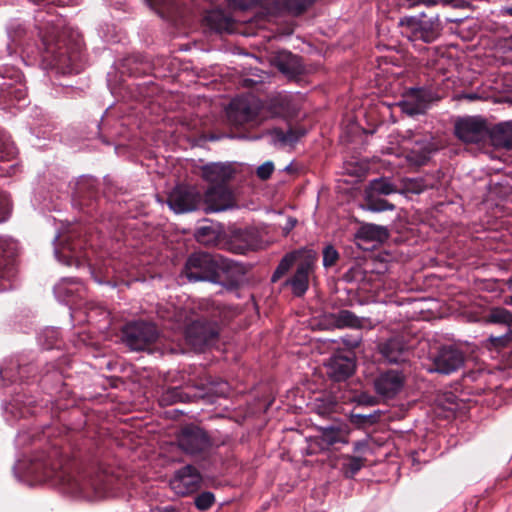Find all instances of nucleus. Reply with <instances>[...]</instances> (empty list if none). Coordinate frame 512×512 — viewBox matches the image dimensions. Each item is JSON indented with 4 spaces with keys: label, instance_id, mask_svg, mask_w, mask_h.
Masks as SVG:
<instances>
[{
    "label": "nucleus",
    "instance_id": "680f3d73",
    "mask_svg": "<svg viewBox=\"0 0 512 512\" xmlns=\"http://www.w3.org/2000/svg\"><path fill=\"white\" fill-rule=\"evenodd\" d=\"M84 181H85V180L83 179V180H81V181L78 183L79 190H81V189H82V187L84 186Z\"/></svg>",
    "mask_w": 512,
    "mask_h": 512
},
{
    "label": "nucleus",
    "instance_id": "6e6d98bb",
    "mask_svg": "<svg viewBox=\"0 0 512 512\" xmlns=\"http://www.w3.org/2000/svg\"><path fill=\"white\" fill-rule=\"evenodd\" d=\"M418 3H421L426 6H435L438 3H441V0H419Z\"/></svg>",
    "mask_w": 512,
    "mask_h": 512
},
{
    "label": "nucleus",
    "instance_id": "4468645a",
    "mask_svg": "<svg viewBox=\"0 0 512 512\" xmlns=\"http://www.w3.org/2000/svg\"><path fill=\"white\" fill-rule=\"evenodd\" d=\"M406 154L405 160H428V156L439 149V145L429 134L413 135L409 139H405L402 144Z\"/></svg>",
    "mask_w": 512,
    "mask_h": 512
},
{
    "label": "nucleus",
    "instance_id": "09e8293b",
    "mask_svg": "<svg viewBox=\"0 0 512 512\" xmlns=\"http://www.w3.org/2000/svg\"><path fill=\"white\" fill-rule=\"evenodd\" d=\"M231 5L240 10H247L257 5L258 0H229Z\"/></svg>",
    "mask_w": 512,
    "mask_h": 512
},
{
    "label": "nucleus",
    "instance_id": "412c9836",
    "mask_svg": "<svg viewBox=\"0 0 512 512\" xmlns=\"http://www.w3.org/2000/svg\"><path fill=\"white\" fill-rule=\"evenodd\" d=\"M486 321L491 324L503 325L506 327V333L501 336H491L489 340L493 345L504 346L509 341V334L512 332V313L503 307H493L486 315Z\"/></svg>",
    "mask_w": 512,
    "mask_h": 512
},
{
    "label": "nucleus",
    "instance_id": "7ed1b4c3",
    "mask_svg": "<svg viewBox=\"0 0 512 512\" xmlns=\"http://www.w3.org/2000/svg\"><path fill=\"white\" fill-rule=\"evenodd\" d=\"M241 272L242 267L237 262L207 252L192 253L183 269L189 282L221 283L224 278Z\"/></svg>",
    "mask_w": 512,
    "mask_h": 512
},
{
    "label": "nucleus",
    "instance_id": "6e6552de",
    "mask_svg": "<svg viewBox=\"0 0 512 512\" xmlns=\"http://www.w3.org/2000/svg\"><path fill=\"white\" fill-rule=\"evenodd\" d=\"M178 447L186 454L198 456L207 453L211 448V440L201 428L188 425L183 427L177 437Z\"/></svg>",
    "mask_w": 512,
    "mask_h": 512
},
{
    "label": "nucleus",
    "instance_id": "423d86ee",
    "mask_svg": "<svg viewBox=\"0 0 512 512\" xmlns=\"http://www.w3.org/2000/svg\"><path fill=\"white\" fill-rule=\"evenodd\" d=\"M263 106L254 96L234 98L227 110V120L235 128H254L259 126L264 117Z\"/></svg>",
    "mask_w": 512,
    "mask_h": 512
},
{
    "label": "nucleus",
    "instance_id": "20e7f679",
    "mask_svg": "<svg viewBox=\"0 0 512 512\" xmlns=\"http://www.w3.org/2000/svg\"><path fill=\"white\" fill-rule=\"evenodd\" d=\"M172 311L161 313V317L173 323V329H183L186 341L195 349L201 350L218 336L215 321L195 317L190 303L183 307H172Z\"/></svg>",
    "mask_w": 512,
    "mask_h": 512
},
{
    "label": "nucleus",
    "instance_id": "49530a36",
    "mask_svg": "<svg viewBox=\"0 0 512 512\" xmlns=\"http://www.w3.org/2000/svg\"><path fill=\"white\" fill-rule=\"evenodd\" d=\"M247 138V136L245 134H226V133H215V132H210V133H206L203 135V138L205 140H209V141H217V140H220L222 138Z\"/></svg>",
    "mask_w": 512,
    "mask_h": 512
},
{
    "label": "nucleus",
    "instance_id": "f704fd0d",
    "mask_svg": "<svg viewBox=\"0 0 512 512\" xmlns=\"http://www.w3.org/2000/svg\"><path fill=\"white\" fill-rule=\"evenodd\" d=\"M190 397L180 387L168 388L161 396L160 402L164 405L173 404L176 402H188Z\"/></svg>",
    "mask_w": 512,
    "mask_h": 512
},
{
    "label": "nucleus",
    "instance_id": "aec40b11",
    "mask_svg": "<svg viewBox=\"0 0 512 512\" xmlns=\"http://www.w3.org/2000/svg\"><path fill=\"white\" fill-rule=\"evenodd\" d=\"M86 293V288L81 281L76 278H62L54 286V294L58 301L64 303H76V299H82Z\"/></svg>",
    "mask_w": 512,
    "mask_h": 512
},
{
    "label": "nucleus",
    "instance_id": "de8ad7c7",
    "mask_svg": "<svg viewBox=\"0 0 512 512\" xmlns=\"http://www.w3.org/2000/svg\"><path fill=\"white\" fill-rule=\"evenodd\" d=\"M274 171L273 162H263L261 166L257 168V175L260 179H268Z\"/></svg>",
    "mask_w": 512,
    "mask_h": 512
},
{
    "label": "nucleus",
    "instance_id": "052dcab7",
    "mask_svg": "<svg viewBox=\"0 0 512 512\" xmlns=\"http://www.w3.org/2000/svg\"><path fill=\"white\" fill-rule=\"evenodd\" d=\"M508 288L512 291V277L508 280Z\"/></svg>",
    "mask_w": 512,
    "mask_h": 512
},
{
    "label": "nucleus",
    "instance_id": "c9c22d12",
    "mask_svg": "<svg viewBox=\"0 0 512 512\" xmlns=\"http://www.w3.org/2000/svg\"><path fill=\"white\" fill-rule=\"evenodd\" d=\"M430 187H433V185L427 183L422 178H406L403 180V189H401V193L408 192L420 194Z\"/></svg>",
    "mask_w": 512,
    "mask_h": 512
},
{
    "label": "nucleus",
    "instance_id": "f3484780",
    "mask_svg": "<svg viewBox=\"0 0 512 512\" xmlns=\"http://www.w3.org/2000/svg\"><path fill=\"white\" fill-rule=\"evenodd\" d=\"M405 377L402 372L398 370H388L381 373L375 380L376 392L385 397H395L403 388Z\"/></svg>",
    "mask_w": 512,
    "mask_h": 512
},
{
    "label": "nucleus",
    "instance_id": "a18cd8bd",
    "mask_svg": "<svg viewBox=\"0 0 512 512\" xmlns=\"http://www.w3.org/2000/svg\"><path fill=\"white\" fill-rule=\"evenodd\" d=\"M42 337L49 339V341L43 345L46 349H51L59 337V331L55 328H47L41 334L40 341H42Z\"/></svg>",
    "mask_w": 512,
    "mask_h": 512
},
{
    "label": "nucleus",
    "instance_id": "8fccbe9b",
    "mask_svg": "<svg viewBox=\"0 0 512 512\" xmlns=\"http://www.w3.org/2000/svg\"><path fill=\"white\" fill-rule=\"evenodd\" d=\"M353 418L357 419L358 424H373L377 421L378 415L375 414H354Z\"/></svg>",
    "mask_w": 512,
    "mask_h": 512
},
{
    "label": "nucleus",
    "instance_id": "9b49d317",
    "mask_svg": "<svg viewBox=\"0 0 512 512\" xmlns=\"http://www.w3.org/2000/svg\"><path fill=\"white\" fill-rule=\"evenodd\" d=\"M455 135L466 143L479 145L489 133L487 122L480 116H466L456 120Z\"/></svg>",
    "mask_w": 512,
    "mask_h": 512
},
{
    "label": "nucleus",
    "instance_id": "f257e3e1",
    "mask_svg": "<svg viewBox=\"0 0 512 512\" xmlns=\"http://www.w3.org/2000/svg\"><path fill=\"white\" fill-rule=\"evenodd\" d=\"M15 468L35 483H50L63 492L97 500L110 495L111 478L104 473L94 477L75 470L73 464L60 456L58 450L48 455H35L29 460L18 461Z\"/></svg>",
    "mask_w": 512,
    "mask_h": 512
},
{
    "label": "nucleus",
    "instance_id": "5fc2aeb1",
    "mask_svg": "<svg viewBox=\"0 0 512 512\" xmlns=\"http://www.w3.org/2000/svg\"><path fill=\"white\" fill-rule=\"evenodd\" d=\"M10 94H15V97L18 99V100H23L25 98V91L21 88L19 89H15L13 91H10L9 92Z\"/></svg>",
    "mask_w": 512,
    "mask_h": 512
},
{
    "label": "nucleus",
    "instance_id": "69168bd1",
    "mask_svg": "<svg viewBox=\"0 0 512 512\" xmlns=\"http://www.w3.org/2000/svg\"><path fill=\"white\" fill-rule=\"evenodd\" d=\"M503 188L505 190L504 191L505 194H508L510 192V188L508 186H503Z\"/></svg>",
    "mask_w": 512,
    "mask_h": 512
},
{
    "label": "nucleus",
    "instance_id": "ea45409f",
    "mask_svg": "<svg viewBox=\"0 0 512 512\" xmlns=\"http://www.w3.org/2000/svg\"><path fill=\"white\" fill-rule=\"evenodd\" d=\"M26 367L17 366V374L14 373L13 367H5L0 370V375L3 380H9L10 382H15L18 379H23V373L26 372Z\"/></svg>",
    "mask_w": 512,
    "mask_h": 512
},
{
    "label": "nucleus",
    "instance_id": "f03ea898",
    "mask_svg": "<svg viewBox=\"0 0 512 512\" xmlns=\"http://www.w3.org/2000/svg\"><path fill=\"white\" fill-rule=\"evenodd\" d=\"M46 24H52V27H39L43 44V63L61 74L79 73L84 65L79 36L67 30L60 32L59 21L54 24V20H47Z\"/></svg>",
    "mask_w": 512,
    "mask_h": 512
},
{
    "label": "nucleus",
    "instance_id": "bf43d9fd",
    "mask_svg": "<svg viewBox=\"0 0 512 512\" xmlns=\"http://www.w3.org/2000/svg\"><path fill=\"white\" fill-rule=\"evenodd\" d=\"M466 98L469 100H474L477 98V96L475 94H469V95H466Z\"/></svg>",
    "mask_w": 512,
    "mask_h": 512
},
{
    "label": "nucleus",
    "instance_id": "ddd939ff",
    "mask_svg": "<svg viewBox=\"0 0 512 512\" xmlns=\"http://www.w3.org/2000/svg\"><path fill=\"white\" fill-rule=\"evenodd\" d=\"M201 193L193 186L178 185L169 194L167 203L176 213H186L198 208Z\"/></svg>",
    "mask_w": 512,
    "mask_h": 512
},
{
    "label": "nucleus",
    "instance_id": "13d9d810",
    "mask_svg": "<svg viewBox=\"0 0 512 512\" xmlns=\"http://www.w3.org/2000/svg\"><path fill=\"white\" fill-rule=\"evenodd\" d=\"M9 157H13V155L10 152H7L5 156L0 157V160H9Z\"/></svg>",
    "mask_w": 512,
    "mask_h": 512
},
{
    "label": "nucleus",
    "instance_id": "e433bc0d",
    "mask_svg": "<svg viewBox=\"0 0 512 512\" xmlns=\"http://www.w3.org/2000/svg\"><path fill=\"white\" fill-rule=\"evenodd\" d=\"M364 466V459L357 456H347L343 463V472L346 477H354Z\"/></svg>",
    "mask_w": 512,
    "mask_h": 512
},
{
    "label": "nucleus",
    "instance_id": "2f4dec72",
    "mask_svg": "<svg viewBox=\"0 0 512 512\" xmlns=\"http://www.w3.org/2000/svg\"><path fill=\"white\" fill-rule=\"evenodd\" d=\"M366 191L376 195L401 193V189H399L393 182H391L389 178L385 177L371 180Z\"/></svg>",
    "mask_w": 512,
    "mask_h": 512
},
{
    "label": "nucleus",
    "instance_id": "c03bdc74",
    "mask_svg": "<svg viewBox=\"0 0 512 512\" xmlns=\"http://www.w3.org/2000/svg\"><path fill=\"white\" fill-rule=\"evenodd\" d=\"M343 345L348 349L347 352H352L353 349L357 348L362 342V334L355 333L341 337Z\"/></svg>",
    "mask_w": 512,
    "mask_h": 512
},
{
    "label": "nucleus",
    "instance_id": "3c124183",
    "mask_svg": "<svg viewBox=\"0 0 512 512\" xmlns=\"http://www.w3.org/2000/svg\"><path fill=\"white\" fill-rule=\"evenodd\" d=\"M473 0H441L443 5H449L454 8H464L471 4Z\"/></svg>",
    "mask_w": 512,
    "mask_h": 512
},
{
    "label": "nucleus",
    "instance_id": "473e14b6",
    "mask_svg": "<svg viewBox=\"0 0 512 512\" xmlns=\"http://www.w3.org/2000/svg\"><path fill=\"white\" fill-rule=\"evenodd\" d=\"M376 194L366 191V209L371 212H383L395 210V205L389 201L376 197Z\"/></svg>",
    "mask_w": 512,
    "mask_h": 512
},
{
    "label": "nucleus",
    "instance_id": "338daca9",
    "mask_svg": "<svg viewBox=\"0 0 512 512\" xmlns=\"http://www.w3.org/2000/svg\"><path fill=\"white\" fill-rule=\"evenodd\" d=\"M493 160H501V158L499 156H495L493 157Z\"/></svg>",
    "mask_w": 512,
    "mask_h": 512
},
{
    "label": "nucleus",
    "instance_id": "c756f323",
    "mask_svg": "<svg viewBox=\"0 0 512 512\" xmlns=\"http://www.w3.org/2000/svg\"><path fill=\"white\" fill-rule=\"evenodd\" d=\"M335 325L338 328L362 329L370 321L366 318H360L349 310H340L334 315Z\"/></svg>",
    "mask_w": 512,
    "mask_h": 512
},
{
    "label": "nucleus",
    "instance_id": "5701e85b",
    "mask_svg": "<svg viewBox=\"0 0 512 512\" xmlns=\"http://www.w3.org/2000/svg\"><path fill=\"white\" fill-rule=\"evenodd\" d=\"M488 134L495 149L512 150V120L495 124Z\"/></svg>",
    "mask_w": 512,
    "mask_h": 512
},
{
    "label": "nucleus",
    "instance_id": "4be33fe9",
    "mask_svg": "<svg viewBox=\"0 0 512 512\" xmlns=\"http://www.w3.org/2000/svg\"><path fill=\"white\" fill-rule=\"evenodd\" d=\"M379 353L390 364L406 361L408 348L401 337H391L378 345Z\"/></svg>",
    "mask_w": 512,
    "mask_h": 512
},
{
    "label": "nucleus",
    "instance_id": "f8f14e48",
    "mask_svg": "<svg viewBox=\"0 0 512 512\" xmlns=\"http://www.w3.org/2000/svg\"><path fill=\"white\" fill-rule=\"evenodd\" d=\"M437 100L434 93L423 88H411L405 95L403 100L397 103L400 110L408 116H416L424 114L431 103Z\"/></svg>",
    "mask_w": 512,
    "mask_h": 512
},
{
    "label": "nucleus",
    "instance_id": "c85d7f7f",
    "mask_svg": "<svg viewBox=\"0 0 512 512\" xmlns=\"http://www.w3.org/2000/svg\"><path fill=\"white\" fill-rule=\"evenodd\" d=\"M311 0H272L275 14L287 13L290 15H300L310 5Z\"/></svg>",
    "mask_w": 512,
    "mask_h": 512
},
{
    "label": "nucleus",
    "instance_id": "0e129e2a",
    "mask_svg": "<svg viewBox=\"0 0 512 512\" xmlns=\"http://www.w3.org/2000/svg\"><path fill=\"white\" fill-rule=\"evenodd\" d=\"M506 11H507V13H508L509 15H511V16H512V6L507 7V8H506Z\"/></svg>",
    "mask_w": 512,
    "mask_h": 512
},
{
    "label": "nucleus",
    "instance_id": "4d7b16f0",
    "mask_svg": "<svg viewBox=\"0 0 512 512\" xmlns=\"http://www.w3.org/2000/svg\"><path fill=\"white\" fill-rule=\"evenodd\" d=\"M175 507L169 505L158 509V512H175Z\"/></svg>",
    "mask_w": 512,
    "mask_h": 512
},
{
    "label": "nucleus",
    "instance_id": "58836bf2",
    "mask_svg": "<svg viewBox=\"0 0 512 512\" xmlns=\"http://www.w3.org/2000/svg\"><path fill=\"white\" fill-rule=\"evenodd\" d=\"M360 134V127L358 124L350 120L347 126L343 129V134L340 136L341 140L346 143L354 141V138Z\"/></svg>",
    "mask_w": 512,
    "mask_h": 512
},
{
    "label": "nucleus",
    "instance_id": "72a5a7b5",
    "mask_svg": "<svg viewBox=\"0 0 512 512\" xmlns=\"http://www.w3.org/2000/svg\"><path fill=\"white\" fill-rule=\"evenodd\" d=\"M145 2L153 9H157L161 16L166 12L169 15L179 13V0H145Z\"/></svg>",
    "mask_w": 512,
    "mask_h": 512
},
{
    "label": "nucleus",
    "instance_id": "1a4fd4ad",
    "mask_svg": "<svg viewBox=\"0 0 512 512\" xmlns=\"http://www.w3.org/2000/svg\"><path fill=\"white\" fill-rule=\"evenodd\" d=\"M431 359L432 365L429 371L443 375H450L458 371L465 363L463 351L455 345L441 346Z\"/></svg>",
    "mask_w": 512,
    "mask_h": 512
},
{
    "label": "nucleus",
    "instance_id": "a211bd4d",
    "mask_svg": "<svg viewBox=\"0 0 512 512\" xmlns=\"http://www.w3.org/2000/svg\"><path fill=\"white\" fill-rule=\"evenodd\" d=\"M207 212H221L233 207L231 191L223 184L210 187L205 193Z\"/></svg>",
    "mask_w": 512,
    "mask_h": 512
},
{
    "label": "nucleus",
    "instance_id": "6ab92c4d",
    "mask_svg": "<svg viewBox=\"0 0 512 512\" xmlns=\"http://www.w3.org/2000/svg\"><path fill=\"white\" fill-rule=\"evenodd\" d=\"M315 263V255L309 254L298 263L295 274L285 281V285L290 286L295 296H302L308 289L309 274Z\"/></svg>",
    "mask_w": 512,
    "mask_h": 512
},
{
    "label": "nucleus",
    "instance_id": "e2e57ef3",
    "mask_svg": "<svg viewBox=\"0 0 512 512\" xmlns=\"http://www.w3.org/2000/svg\"><path fill=\"white\" fill-rule=\"evenodd\" d=\"M325 321H326V316H325V315H322V322H321L322 329L324 328Z\"/></svg>",
    "mask_w": 512,
    "mask_h": 512
},
{
    "label": "nucleus",
    "instance_id": "9d476101",
    "mask_svg": "<svg viewBox=\"0 0 512 512\" xmlns=\"http://www.w3.org/2000/svg\"><path fill=\"white\" fill-rule=\"evenodd\" d=\"M17 243L12 239L0 238V292L12 288L16 276Z\"/></svg>",
    "mask_w": 512,
    "mask_h": 512
},
{
    "label": "nucleus",
    "instance_id": "a878e982",
    "mask_svg": "<svg viewBox=\"0 0 512 512\" xmlns=\"http://www.w3.org/2000/svg\"><path fill=\"white\" fill-rule=\"evenodd\" d=\"M347 444L348 443V430L347 426L343 424L322 426V451L324 445L329 448L335 444Z\"/></svg>",
    "mask_w": 512,
    "mask_h": 512
},
{
    "label": "nucleus",
    "instance_id": "603ef678",
    "mask_svg": "<svg viewBox=\"0 0 512 512\" xmlns=\"http://www.w3.org/2000/svg\"><path fill=\"white\" fill-rule=\"evenodd\" d=\"M215 392L222 397H226L229 393V385L226 381H221L216 384Z\"/></svg>",
    "mask_w": 512,
    "mask_h": 512
},
{
    "label": "nucleus",
    "instance_id": "79ce46f5",
    "mask_svg": "<svg viewBox=\"0 0 512 512\" xmlns=\"http://www.w3.org/2000/svg\"><path fill=\"white\" fill-rule=\"evenodd\" d=\"M65 249L66 248H63L61 250H59L57 248L55 249V256L58 259V261L63 263V264H65V265H67V266H72V265L78 266L79 265V260L72 253V249L69 247V253L70 254H65Z\"/></svg>",
    "mask_w": 512,
    "mask_h": 512
},
{
    "label": "nucleus",
    "instance_id": "a19ab883",
    "mask_svg": "<svg viewBox=\"0 0 512 512\" xmlns=\"http://www.w3.org/2000/svg\"><path fill=\"white\" fill-rule=\"evenodd\" d=\"M11 213V202L9 195L0 190V223L6 221Z\"/></svg>",
    "mask_w": 512,
    "mask_h": 512
},
{
    "label": "nucleus",
    "instance_id": "b1692460",
    "mask_svg": "<svg viewBox=\"0 0 512 512\" xmlns=\"http://www.w3.org/2000/svg\"><path fill=\"white\" fill-rule=\"evenodd\" d=\"M304 135V131L289 129L284 132L281 129H267L264 133L253 136L251 139L266 138L268 142L275 146H292L298 139Z\"/></svg>",
    "mask_w": 512,
    "mask_h": 512
},
{
    "label": "nucleus",
    "instance_id": "37998d69",
    "mask_svg": "<svg viewBox=\"0 0 512 512\" xmlns=\"http://www.w3.org/2000/svg\"><path fill=\"white\" fill-rule=\"evenodd\" d=\"M339 254L332 246H326L322 250V265L330 267L335 264Z\"/></svg>",
    "mask_w": 512,
    "mask_h": 512
},
{
    "label": "nucleus",
    "instance_id": "dca6fc26",
    "mask_svg": "<svg viewBox=\"0 0 512 512\" xmlns=\"http://www.w3.org/2000/svg\"><path fill=\"white\" fill-rule=\"evenodd\" d=\"M328 375L335 381L346 380L355 369L353 352L337 351L326 364Z\"/></svg>",
    "mask_w": 512,
    "mask_h": 512
},
{
    "label": "nucleus",
    "instance_id": "393cba45",
    "mask_svg": "<svg viewBox=\"0 0 512 512\" xmlns=\"http://www.w3.org/2000/svg\"><path fill=\"white\" fill-rule=\"evenodd\" d=\"M203 177L212 183L223 184L233 173L227 162H209L202 168Z\"/></svg>",
    "mask_w": 512,
    "mask_h": 512
},
{
    "label": "nucleus",
    "instance_id": "774afa93",
    "mask_svg": "<svg viewBox=\"0 0 512 512\" xmlns=\"http://www.w3.org/2000/svg\"><path fill=\"white\" fill-rule=\"evenodd\" d=\"M37 19H38V21H42L43 20L40 15H37Z\"/></svg>",
    "mask_w": 512,
    "mask_h": 512
},
{
    "label": "nucleus",
    "instance_id": "4c0bfd02",
    "mask_svg": "<svg viewBox=\"0 0 512 512\" xmlns=\"http://www.w3.org/2000/svg\"><path fill=\"white\" fill-rule=\"evenodd\" d=\"M215 502V496L212 492L205 491L200 493L195 498V506L200 511L208 510Z\"/></svg>",
    "mask_w": 512,
    "mask_h": 512
},
{
    "label": "nucleus",
    "instance_id": "cd10ccee",
    "mask_svg": "<svg viewBox=\"0 0 512 512\" xmlns=\"http://www.w3.org/2000/svg\"><path fill=\"white\" fill-rule=\"evenodd\" d=\"M207 25L216 32L231 33L233 31V20L221 10H212L205 16Z\"/></svg>",
    "mask_w": 512,
    "mask_h": 512
},
{
    "label": "nucleus",
    "instance_id": "0eeeda50",
    "mask_svg": "<svg viewBox=\"0 0 512 512\" xmlns=\"http://www.w3.org/2000/svg\"><path fill=\"white\" fill-rule=\"evenodd\" d=\"M159 337L155 324L145 321H134L124 326L122 341L132 351L148 349Z\"/></svg>",
    "mask_w": 512,
    "mask_h": 512
},
{
    "label": "nucleus",
    "instance_id": "7c9ffc66",
    "mask_svg": "<svg viewBox=\"0 0 512 512\" xmlns=\"http://www.w3.org/2000/svg\"><path fill=\"white\" fill-rule=\"evenodd\" d=\"M356 238L363 241H383L388 238V230L376 224H364L356 232Z\"/></svg>",
    "mask_w": 512,
    "mask_h": 512
},
{
    "label": "nucleus",
    "instance_id": "864d4df0",
    "mask_svg": "<svg viewBox=\"0 0 512 512\" xmlns=\"http://www.w3.org/2000/svg\"><path fill=\"white\" fill-rule=\"evenodd\" d=\"M277 67L281 72L285 74H290L293 72L291 67L288 64H285L281 59L277 60Z\"/></svg>",
    "mask_w": 512,
    "mask_h": 512
},
{
    "label": "nucleus",
    "instance_id": "2eb2a0df",
    "mask_svg": "<svg viewBox=\"0 0 512 512\" xmlns=\"http://www.w3.org/2000/svg\"><path fill=\"white\" fill-rule=\"evenodd\" d=\"M201 481L199 471L192 465H186L175 473L170 485L176 494L184 496L197 491Z\"/></svg>",
    "mask_w": 512,
    "mask_h": 512
},
{
    "label": "nucleus",
    "instance_id": "bb28decb",
    "mask_svg": "<svg viewBox=\"0 0 512 512\" xmlns=\"http://www.w3.org/2000/svg\"><path fill=\"white\" fill-rule=\"evenodd\" d=\"M309 254H311L310 251L306 250H298L286 254L275 269L271 281H278L294 264L298 266V263L303 261Z\"/></svg>",
    "mask_w": 512,
    "mask_h": 512
},
{
    "label": "nucleus",
    "instance_id": "39448f33",
    "mask_svg": "<svg viewBox=\"0 0 512 512\" xmlns=\"http://www.w3.org/2000/svg\"><path fill=\"white\" fill-rule=\"evenodd\" d=\"M401 33L411 41L432 43L438 39L443 30L438 14L419 13L400 18Z\"/></svg>",
    "mask_w": 512,
    "mask_h": 512
}]
</instances>
